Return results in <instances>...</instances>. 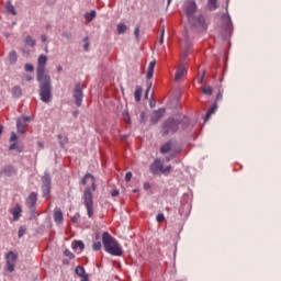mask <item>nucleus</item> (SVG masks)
<instances>
[{
	"instance_id": "32",
	"label": "nucleus",
	"mask_w": 281,
	"mask_h": 281,
	"mask_svg": "<svg viewBox=\"0 0 281 281\" xmlns=\"http://www.w3.org/2000/svg\"><path fill=\"white\" fill-rule=\"evenodd\" d=\"M202 93L205 95H212L213 94V88L211 86H206L202 88Z\"/></svg>"
},
{
	"instance_id": "34",
	"label": "nucleus",
	"mask_w": 281,
	"mask_h": 281,
	"mask_svg": "<svg viewBox=\"0 0 281 281\" xmlns=\"http://www.w3.org/2000/svg\"><path fill=\"white\" fill-rule=\"evenodd\" d=\"M165 34H166V26L161 25V34L159 37V44L162 45L165 43Z\"/></svg>"
},
{
	"instance_id": "38",
	"label": "nucleus",
	"mask_w": 281,
	"mask_h": 281,
	"mask_svg": "<svg viewBox=\"0 0 281 281\" xmlns=\"http://www.w3.org/2000/svg\"><path fill=\"white\" fill-rule=\"evenodd\" d=\"M24 70L26 72H33L34 71V66L32 64H25L24 65Z\"/></svg>"
},
{
	"instance_id": "48",
	"label": "nucleus",
	"mask_w": 281,
	"mask_h": 281,
	"mask_svg": "<svg viewBox=\"0 0 281 281\" xmlns=\"http://www.w3.org/2000/svg\"><path fill=\"white\" fill-rule=\"evenodd\" d=\"M216 100H223V92H218V93H217Z\"/></svg>"
},
{
	"instance_id": "9",
	"label": "nucleus",
	"mask_w": 281,
	"mask_h": 281,
	"mask_svg": "<svg viewBox=\"0 0 281 281\" xmlns=\"http://www.w3.org/2000/svg\"><path fill=\"white\" fill-rule=\"evenodd\" d=\"M72 98L75 100L76 106L80 108L82 105V101H83V91L81 89L80 83L75 85Z\"/></svg>"
},
{
	"instance_id": "26",
	"label": "nucleus",
	"mask_w": 281,
	"mask_h": 281,
	"mask_svg": "<svg viewBox=\"0 0 281 281\" xmlns=\"http://www.w3.org/2000/svg\"><path fill=\"white\" fill-rule=\"evenodd\" d=\"M75 273L80 277V278H85L86 276V270L83 268V266H77L75 269Z\"/></svg>"
},
{
	"instance_id": "24",
	"label": "nucleus",
	"mask_w": 281,
	"mask_h": 281,
	"mask_svg": "<svg viewBox=\"0 0 281 281\" xmlns=\"http://www.w3.org/2000/svg\"><path fill=\"white\" fill-rule=\"evenodd\" d=\"M5 10H7L10 14L16 15L15 8H14V5H13L10 1L5 2Z\"/></svg>"
},
{
	"instance_id": "35",
	"label": "nucleus",
	"mask_w": 281,
	"mask_h": 281,
	"mask_svg": "<svg viewBox=\"0 0 281 281\" xmlns=\"http://www.w3.org/2000/svg\"><path fill=\"white\" fill-rule=\"evenodd\" d=\"M26 234V226H20L18 231V237L22 238Z\"/></svg>"
},
{
	"instance_id": "50",
	"label": "nucleus",
	"mask_w": 281,
	"mask_h": 281,
	"mask_svg": "<svg viewBox=\"0 0 281 281\" xmlns=\"http://www.w3.org/2000/svg\"><path fill=\"white\" fill-rule=\"evenodd\" d=\"M72 115H74V117H77L79 115V111H74Z\"/></svg>"
},
{
	"instance_id": "36",
	"label": "nucleus",
	"mask_w": 281,
	"mask_h": 281,
	"mask_svg": "<svg viewBox=\"0 0 281 281\" xmlns=\"http://www.w3.org/2000/svg\"><path fill=\"white\" fill-rule=\"evenodd\" d=\"M101 248H102L101 241H94V244H92L93 251H99L101 250Z\"/></svg>"
},
{
	"instance_id": "30",
	"label": "nucleus",
	"mask_w": 281,
	"mask_h": 281,
	"mask_svg": "<svg viewBox=\"0 0 281 281\" xmlns=\"http://www.w3.org/2000/svg\"><path fill=\"white\" fill-rule=\"evenodd\" d=\"M72 249H80V251L85 250L83 241H72L71 244Z\"/></svg>"
},
{
	"instance_id": "16",
	"label": "nucleus",
	"mask_w": 281,
	"mask_h": 281,
	"mask_svg": "<svg viewBox=\"0 0 281 281\" xmlns=\"http://www.w3.org/2000/svg\"><path fill=\"white\" fill-rule=\"evenodd\" d=\"M223 22H224V29L227 32H231L233 30L232 18L229 15H226V16L223 18Z\"/></svg>"
},
{
	"instance_id": "2",
	"label": "nucleus",
	"mask_w": 281,
	"mask_h": 281,
	"mask_svg": "<svg viewBox=\"0 0 281 281\" xmlns=\"http://www.w3.org/2000/svg\"><path fill=\"white\" fill-rule=\"evenodd\" d=\"M184 10L188 21L193 27H198L201 30L206 29L205 19L201 13H199L198 5L194 1L187 2L184 4Z\"/></svg>"
},
{
	"instance_id": "55",
	"label": "nucleus",
	"mask_w": 281,
	"mask_h": 281,
	"mask_svg": "<svg viewBox=\"0 0 281 281\" xmlns=\"http://www.w3.org/2000/svg\"><path fill=\"white\" fill-rule=\"evenodd\" d=\"M3 133V125H0V135Z\"/></svg>"
},
{
	"instance_id": "8",
	"label": "nucleus",
	"mask_w": 281,
	"mask_h": 281,
	"mask_svg": "<svg viewBox=\"0 0 281 281\" xmlns=\"http://www.w3.org/2000/svg\"><path fill=\"white\" fill-rule=\"evenodd\" d=\"M52 189V179L48 173L42 177V192L44 198H48Z\"/></svg>"
},
{
	"instance_id": "28",
	"label": "nucleus",
	"mask_w": 281,
	"mask_h": 281,
	"mask_svg": "<svg viewBox=\"0 0 281 281\" xmlns=\"http://www.w3.org/2000/svg\"><path fill=\"white\" fill-rule=\"evenodd\" d=\"M95 16H97V12L94 10L85 14V18L88 22L93 21L95 19Z\"/></svg>"
},
{
	"instance_id": "19",
	"label": "nucleus",
	"mask_w": 281,
	"mask_h": 281,
	"mask_svg": "<svg viewBox=\"0 0 281 281\" xmlns=\"http://www.w3.org/2000/svg\"><path fill=\"white\" fill-rule=\"evenodd\" d=\"M8 61L10 65H14L18 61V54L15 50L9 52Z\"/></svg>"
},
{
	"instance_id": "23",
	"label": "nucleus",
	"mask_w": 281,
	"mask_h": 281,
	"mask_svg": "<svg viewBox=\"0 0 281 281\" xmlns=\"http://www.w3.org/2000/svg\"><path fill=\"white\" fill-rule=\"evenodd\" d=\"M57 139L59 140V145L61 148H65V145L68 143V137L63 134L57 135Z\"/></svg>"
},
{
	"instance_id": "5",
	"label": "nucleus",
	"mask_w": 281,
	"mask_h": 281,
	"mask_svg": "<svg viewBox=\"0 0 281 281\" xmlns=\"http://www.w3.org/2000/svg\"><path fill=\"white\" fill-rule=\"evenodd\" d=\"M179 130V122L173 120V119H168L164 125H162V134L164 135H169L178 132Z\"/></svg>"
},
{
	"instance_id": "11",
	"label": "nucleus",
	"mask_w": 281,
	"mask_h": 281,
	"mask_svg": "<svg viewBox=\"0 0 281 281\" xmlns=\"http://www.w3.org/2000/svg\"><path fill=\"white\" fill-rule=\"evenodd\" d=\"M36 203H37V193L32 191V193H30V195H27L25 200V205L27 209L33 211L36 207Z\"/></svg>"
},
{
	"instance_id": "58",
	"label": "nucleus",
	"mask_w": 281,
	"mask_h": 281,
	"mask_svg": "<svg viewBox=\"0 0 281 281\" xmlns=\"http://www.w3.org/2000/svg\"><path fill=\"white\" fill-rule=\"evenodd\" d=\"M63 36H65L66 38H69V34L68 33H64Z\"/></svg>"
},
{
	"instance_id": "4",
	"label": "nucleus",
	"mask_w": 281,
	"mask_h": 281,
	"mask_svg": "<svg viewBox=\"0 0 281 281\" xmlns=\"http://www.w3.org/2000/svg\"><path fill=\"white\" fill-rule=\"evenodd\" d=\"M82 200L87 211V216L89 218H92L94 215V206H93V194L90 187H86L83 191Z\"/></svg>"
},
{
	"instance_id": "59",
	"label": "nucleus",
	"mask_w": 281,
	"mask_h": 281,
	"mask_svg": "<svg viewBox=\"0 0 281 281\" xmlns=\"http://www.w3.org/2000/svg\"><path fill=\"white\" fill-rule=\"evenodd\" d=\"M183 57H184V58L188 57V53H187V52L183 53Z\"/></svg>"
},
{
	"instance_id": "47",
	"label": "nucleus",
	"mask_w": 281,
	"mask_h": 281,
	"mask_svg": "<svg viewBox=\"0 0 281 281\" xmlns=\"http://www.w3.org/2000/svg\"><path fill=\"white\" fill-rule=\"evenodd\" d=\"M24 80H25V81H32V76L25 75V76H24Z\"/></svg>"
},
{
	"instance_id": "18",
	"label": "nucleus",
	"mask_w": 281,
	"mask_h": 281,
	"mask_svg": "<svg viewBox=\"0 0 281 281\" xmlns=\"http://www.w3.org/2000/svg\"><path fill=\"white\" fill-rule=\"evenodd\" d=\"M54 221L57 224L63 223L64 215H63V211H60V209H58L57 211H54Z\"/></svg>"
},
{
	"instance_id": "53",
	"label": "nucleus",
	"mask_w": 281,
	"mask_h": 281,
	"mask_svg": "<svg viewBox=\"0 0 281 281\" xmlns=\"http://www.w3.org/2000/svg\"><path fill=\"white\" fill-rule=\"evenodd\" d=\"M80 281H88V277L85 274Z\"/></svg>"
},
{
	"instance_id": "41",
	"label": "nucleus",
	"mask_w": 281,
	"mask_h": 281,
	"mask_svg": "<svg viewBox=\"0 0 281 281\" xmlns=\"http://www.w3.org/2000/svg\"><path fill=\"white\" fill-rule=\"evenodd\" d=\"M139 33H140V27H139V25H136L135 29H134V36L136 38H138L139 37Z\"/></svg>"
},
{
	"instance_id": "62",
	"label": "nucleus",
	"mask_w": 281,
	"mask_h": 281,
	"mask_svg": "<svg viewBox=\"0 0 281 281\" xmlns=\"http://www.w3.org/2000/svg\"><path fill=\"white\" fill-rule=\"evenodd\" d=\"M45 52H46V53L48 52V48H47V47H45Z\"/></svg>"
},
{
	"instance_id": "52",
	"label": "nucleus",
	"mask_w": 281,
	"mask_h": 281,
	"mask_svg": "<svg viewBox=\"0 0 281 281\" xmlns=\"http://www.w3.org/2000/svg\"><path fill=\"white\" fill-rule=\"evenodd\" d=\"M57 71L61 72L63 71V66H57Z\"/></svg>"
},
{
	"instance_id": "56",
	"label": "nucleus",
	"mask_w": 281,
	"mask_h": 281,
	"mask_svg": "<svg viewBox=\"0 0 281 281\" xmlns=\"http://www.w3.org/2000/svg\"><path fill=\"white\" fill-rule=\"evenodd\" d=\"M175 157V154H172L170 157L167 158L168 161H170Z\"/></svg>"
},
{
	"instance_id": "29",
	"label": "nucleus",
	"mask_w": 281,
	"mask_h": 281,
	"mask_svg": "<svg viewBox=\"0 0 281 281\" xmlns=\"http://www.w3.org/2000/svg\"><path fill=\"white\" fill-rule=\"evenodd\" d=\"M2 173L5 175V176H11L14 173V168L13 166H5L3 169H2Z\"/></svg>"
},
{
	"instance_id": "60",
	"label": "nucleus",
	"mask_w": 281,
	"mask_h": 281,
	"mask_svg": "<svg viewBox=\"0 0 281 281\" xmlns=\"http://www.w3.org/2000/svg\"><path fill=\"white\" fill-rule=\"evenodd\" d=\"M150 88H151V87H147V90H146V92H148V91L150 90Z\"/></svg>"
},
{
	"instance_id": "43",
	"label": "nucleus",
	"mask_w": 281,
	"mask_h": 281,
	"mask_svg": "<svg viewBox=\"0 0 281 281\" xmlns=\"http://www.w3.org/2000/svg\"><path fill=\"white\" fill-rule=\"evenodd\" d=\"M111 196L115 198L120 195V191L119 189H113L112 191H110Z\"/></svg>"
},
{
	"instance_id": "57",
	"label": "nucleus",
	"mask_w": 281,
	"mask_h": 281,
	"mask_svg": "<svg viewBox=\"0 0 281 281\" xmlns=\"http://www.w3.org/2000/svg\"><path fill=\"white\" fill-rule=\"evenodd\" d=\"M72 223H77V217H71Z\"/></svg>"
},
{
	"instance_id": "27",
	"label": "nucleus",
	"mask_w": 281,
	"mask_h": 281,
	"mask_svg": "<svg viewBox=\"0 0 281 281\" xmlns=\"http://www.w3.org/2000/svg\"><path fill=\"white\" fill-rule=\"evenodd\" d=\"M24 43L30 47H34L36 45V41L31 35L25 37Z\"/></svg>"
},
{
	"instance_id": "49",
	"label": "nucleus",
	"mask_w": 281,
	"mask_h": 281,
	"mask_svg": "<svg viewBox=\"0 0 281 281\" xmlns=\"http://www.w3.org/2000/svg\"><path fill=\"white\" fill-rule=\"evenodd\" d=\"M41 41H42V43H45L47 41V36L46 35H41Z\"/></svg>"
},
{
	"instance_id": "21",
	"label": "nucleus",
	"mask_w": 281,
	"mask_h": 281,
	"mask_svg": "<svg viewBox=\"0 0 281 281\" xmlns=\"http://www.w3.org/2000/svg\"><path fill=\"white\" fill-rule=\"evenodd\" d=\"M217 110V105L216 104H213L206 112L205 116H204V121L207 122L211 116L216 112Z\"/></svg>"
},
{
	"instance_id": "13",
	"label": "nucleus",
	"mask_w": 281,
	"mask_h": 281,
	"mask_svg": "<svg viewBox=\"0 0 281 281\" xmlns=\"http://www.w3.org/2000/svg\"><path fill=\"white\" fill-rule=\"evenodd\" d=\"M88 181L91 184L92 191H97L95 178H94V176H92V173H86V176L81 180V184L86 186L88 183Z\"/></svg>"
},
{
	"instance_id": "46",
	"label": "nucleus",
	"mask_w": 281,
	"mask_h": 281,
	"mask_svg": "<svg viewBox=\"0 0 281 281\" xmlns=\"http://www.w3.org/2000/svg\"><path fill=\"white\" fill-rule=\"evenodd\" d=\"M16 148V143H12L10 146H9V150H14Z\"/></svg>"
},
{
	"instance_id": "45",
	"label": "nucleus",
	"mask_w": 281,
	"mask_h": 281,
	"mask_svg": "<svg viewBox=\"0 0 281 281\" xmlns=\"http://www.w3.org/2000/svg\"><path fill=\"white\" fill-rule=\"evenodd\" d=\"M18 139V136L15 133H12L11 137H10V140L13 142V140H16Z\"/></svg>"
},
{
	"instance_id": "51",
	"label": "nucleus",
	"mask_w": 281,
	"mask_h": 281,
	"mask_svg": "<svg viewBox=\"0 0 281 281\" xmlns=\"http://www.w3.org/2000/svg\"><path fill=\"white\" fill-rule=\"evenodd\" d=\"M144 188L147 190V189L150 188V184H149L148 182H146V183L144 184Z\"/></svg>"
},
{
	"instance_id": "1",
	"label": "nucleus",
	"mask_w": 281,
	"mask_h": 281,
	"mask_svg": "<svg viewBox=\"0 0 281 281\" xmlns=\"http://www.w3.org/2000/svg\"><path fill=\"white\" fill-rule=\"evenodd\" d=\"M47 64V56L40 55L37 58V66H36V80L40 83V98L41 101L44 103H48L52 99V79L48 74L45 72Z\"/></svg>"
},
{
	"instance_id": "6",
	"label": "nucleus",
	"mask_w": 281,
	"mask_h": 281,
	"mask_svg": "<svg viewBox=\"0 0 281 281\" xmlns=\"http://www.w3.org/2000/svg\"><path fill=\"white\" fill-rule=\"evenodd\" d=\"M170 170H171V166H164V161L161 160V159H159V158H156L154 161H153V164H151V166H150V171L153 172V173H156V172H161L162 175H166V173H168V172H170Z\"/></svg>"
},
{
	"instance_id": "61",
	"label": "nucleus",
	"mask_w": 281,
	"mask_h": 281,
	"mask_svg": "<svg viewBox=\"0 0 281 281\" xmlns=\"http://www.w3.org/2000/svg\"><path fill=\"white\" fill-rule=\"evenodd\" d=\"M171 1H172V0H168V4H170V3H171Z\"/></svg>"
},
{
	"instance_id": "44",
	"label": "nucleus",
	"mask_w": 281,
	"mask_h": 281,
	"mask_svg": "<svg viewBox=\"0 0 281 281\" xmlns=\"http://www.w3.org/2000/svg\"><path fill=\"white\" fill-rule=\"evenodd\" d=\"M216 2L217 0H209V4L212 7V10L216 9Z\"/></svg>"
},
{
	"instance_id": "40",
	"label": "nucleus",
	"mask_w": 281,
	"mask_h": 281,
	"mask_svg": "<svg viewBox=\"0 0 281 281\" xmlns=\"http://www.w3.org/2000/svg\"><path fill=\"white\" fill-rule=\"evenodd\" d=\"M64 256L68 257L69 259H74L75 258L74 252H70V250H64Z\"/></svg>"
},
{
	"instance_id": "39",
	"label": "nucleus",
	"mask_w": 281,
	"mask_h": 281,
	"mask_svg": "<svg viewBox=\"0 0 281 281\" xmlns=\"http://www.w3.org/2000/svg\"><path fill=\"white\" fill-rule=\"evenodd\" d=\"M156 221L157 223H162L165 221V215L164 213H159L157 216H156Z\"/></svg>"
},
{
	"instance_id": "15",
	"label": "nucleus",
	"mask_w": 281,
	"mask_h": 281,
	"mask_svg": "<svg viewBox=\"0 0 281 281\" xmlns=\"http://www.w3.org/2000/svg\"><path fill=\"white\" fill-rule=\"evenodd\" d=\"M187 75V68L184 65H180L176 71L175 80L180 81Z\"/></svg>"
},
{
	"instance_id": "20",
	"label": "nucleus",
	"mask_w": 281,
	"mask_h": 281,
	"mask_svg": "<svg viewBox=\"0 0 281 281\" xmlns=\"http://www.w3.org/2000/svg\"><path fill=\"white\" fill-rule=\"evenodd\" d=\"M171 149H172V143H171V142H167V143H165V144L160 147V153H161L162 155H165V154L170 153Z\"/></svg>"
},
{
	"instance_id": "12",
	"label": "nucleus",
	"mask_w": 281,
	"mask_h": 281,
	"mask_svg": "<svg viewBox=\"0 0 281 281\" xmlns=\"http://www.w3.org/2000/svg\"><path fill=\"white\" fill-rule=\"evenodd\" d=\"M166 114V109L161 108L155 111L151 114L150 122L151 124H157Z\"/></svg>"
},
{
	"instance_id": "37",
	"label": "nucleus",
	"mask_w": 281,
	"mask_h": 281,
	"mask_svg": "<svg viewBox=\"0 0 281 281\" xmlns=\"http://www.w3.org/2000/svg\"><path fill=\"white\" fill-rule=\"evenodd\" d=\"M83 50L85 52H88L89 50V46H90V43H89V37L88 36H86L85 38H83Z\"/></svg>"
},
{
	"instance_id": "54",
	"label": "nucleus",
	"mask_w": 281,
	"mask_h": 281,
	"mask_svg": "<svg viewBox=\"0 0 281 281\" xmlns=\"http://www.w3.org/2000/svg\"><path fill=\"white\" fill-rule=\"evenodd\" d=\"M204 80V76H202L200 79H199V83H202Z\"/></svg>"
},
{
	"instance_id": "42",
	"label": "nucleus",
	"mask_w": 281,
	"mask_h": 281,
	"mask_svg": "<svg viewBox=\"0 0 281 281\" xmlns=\"http://www.w3.org/2000/svg\"><path fill=\"white\" fill-rule=\"evenodd\" d=\"M132 178H133V173H131V171H127V172L125 173V181H126V182H130V181L132 180Z\"/></svg>"
},
{
	"instance_id": "33",
	"label": "nucleus",
	"mask_w": 281,
	"mask_h": 281,
	"mask_svg": "<svg viewBox=\"0 0 281 281\" xmlns=\"http://www.w3.org/2000/svg\"><path fill=\"white\" fill-rule=\"evenodd\" d=\"M122 119L126 124H131V115L128 112L124 111L122 112Z\"/></svg>"
},
{
	"instance_id": "10",
	"label": "nucleus",
	"mask_w": 281,
	"mask_h": 281,
	"mask_svg": "<svg viewBox=\"0 0 281 281\" xmlns=\"http://www.w3.org/2000/svg\"><path fill=\"white\" fill-rule=\"evenodd\" d=\"M156 65H157L156 60H151L148 65L147 74H146V79H147L146 83H147L148 88H151V86H153V81H150V79H153V77H154Z\"/></svg>"
},
{
	"instance_id": "14",
	"label": "nucleus",
	"mask_w": 281,
	"mask_h": 281,
	"mask_svg": "<svg viewBox=\"0 0 281 281\" xmlns=\"http://www.w3.org/2000/svg\"><path fill=\"white\" fill-rule=\"evenodd\" d=\"M31 121L30 116H22L16 120V128L18 132L24 133V127H26V123Z\"/></svg>"
},
{
	"instance_id": "31",
	"label": "nucleus",
	"mask_w": 281,
	"mask_h": 281,
	"mask_svg": "<svg viewBox=\"0 0 281 281\" xmlns=\"http://www.w3.org/2000/svg\"><path fill=\"white\" fill-rule=\"evenodd\" d=\"M116 30L117 34H125L127 31V26L124 23H119Z\"/></svg>"
},
{
	"instance_id": "7",
	"label": "nucleus",
	"mask_w": 281,
	"mask_h": 281,
	"mask_svg": "<svg viewBox=\"0 0 281 281\" xmlns=\"http://www.w3.org/2000/svg\"><path fill=\"white\" fill-rule=\"evenodd\" d=\"M16 260H18V255L16 252H13V250H9V252L5 254V265H7V270L9 272L14 271Z\"/></svg>"
},
{
	"instance_id": "17",
	"label": "nucleus",
	"mask_w": 281,
	"mask_h": 281,
	"mask_svg": "<svg viewBox=\"0 0 281 281\" xmlns=\"http://www.w3.org/2000/svg\"><path fill=\"white\" fill-rule=\"evenodd\" d=\"M22 213V207L20 204H16L13 210H11V214L13 216V221H18Z\"/></svg>"
},
{
	"instance_id": "25",
	"label": "nucleus",
	"mask_w": 281,
	"mask_h": 281,
	"mask_svg": "<svg viewBox=\"0 0 281 281\" xmlns=\"http://www.w3.org/2000/svg\"><path fill=\"white\" fill-rule=\"evenodd\" d=\"M142 93H143V89L140 87H137L134 91V98L136 102H140L142 100Z\"/></svg>"
},
{
	"instance_id": "3",
	"label": "nucleus",
	"mask_w": 281,
	"mask_h": 281,
	"mask_svg": "<svg viewBox=\"0 0 281 281\" xmlns=\"http://www.w3.org/2000/svg\"><path fill=\"white\" fill-rule=\"evenodd\" d=\"M102 245L104 251L112 256L121 257L123 255V250L116 239L112 237L108 232L102 233Z\"/></svg>"
},
{
	"instance_id": "22",
	"label": "nucleus",
	"mask_w": 281,
	"mask_h": 281,
	"mask_svg": "<svg viewBox=\"0 0 281 281\" xmlns=\"http://www.w3.org/2000/svg\"><path fill=\"white\" fill-rule=\"evenodd\" d=\"M11 94L13 98H21L22 95V88L20 86H14L11 89Z\"/></svg>"
}]
</instances>
